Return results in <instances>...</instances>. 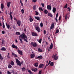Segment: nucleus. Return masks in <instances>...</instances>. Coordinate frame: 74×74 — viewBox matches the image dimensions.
Segmentation results:
<instances>
[{"label": "nucleus", "mask_w": 74, "mask_h": 74, "mask_svg": "<svg viewBox=\"0 0 74 74\" xmlns=\"http://www.w3.org/2000/svg\"><path fill=\"white\" fill-rule=\"evenodd\" d=\"M19 37H21V38L24 40L26 42H28V41L26 39H27V37L26 36L25 34L24 33H23V34H21Z\"/></svg>", "instance_id": "f257e3e1"}, {"label": "nucleus", "mask_w": 74, "mask_h": 74, "mask_svg": "<svg viewBox=\"0 0 74 74\" xmlns=\"http://www.w3.org/2000/svg\"><path fill=\"white\" fill-rule=\"evenodd\" d=\"M16 62L17 63V65H18V66H21L23 62L22 61L21 62H20V61H19V60L18 59H16Z\"/></svg>", "instance_id": "f03ea898"}, {"label": "nucleus", "mask_w": 74, "mask_h": 74, "mask_svg": "<svg viewBox=\"0 0 74 74\" xmlns=\"http://www.w3.org/2000/svg\"><path fill=\"white\" fill-rule=\"evenodd\" d=\"M35 27L36 30H37L38 33L40 32V31H41V29H40V28L38 26L36 25H35Z\"/></svg>", "instance_id": "7ed1b4c3"}, {"label": "nucleus", "mask_w": 74, "mask_h": 74, "mask_svg": "<svg viewBox=\"0 0 74 74\" xmlns=\"http://www.w3.org/2000/svg\"><path fill=\"white\" fill-rule=\"evenodd\" d=\"M52 58H54V60H58V56H57V54L55 55L53 54V56H52Z\"/></svg>", "instance_id": "20e7f679"}, {"label": "nucleus", "mask_w": 74, "mask_h": 74, "mask_svg": "<svg viewBox=\"0 0 74 74\" xmlns=\"http://www.w3.org/2000/svg\"><path fill=\"white\" fill-rule=\"evenodd\" d=\"M32 34L33 36H38V34L36 33L32 32Z\"/></svg>", "instance_id": "39448f33"}, {"label": "nucleus", "mask_w": 74, "mask_h": 74, "mask_svg": "<svg viewBox=\"0 0 74 74\" xmlns=\"http://www.w3.org/2000/svg\"><path fill=\"white\" fill-rule=\"evenodd\" d=\"M32 45H33L34 47H37V44L36 43H34L33 42H31Z\"/></svg>", "instance_id": "423d86ee"}, {"label": "nucleus", "mask_w": 74, "mask_h": 74, "mask_svg": "<svg viewBox=\"0 0 74 74\" xmlns=\"http://www.w3.org/2000/svg\"><path fill=\"white\" fill-rule=\"evenodd\" d=\"M17 23L18 26H21V20H18V21H17Z\"/></svg>", "instance_id": "0eeeda50"}, {"label": "nucleus", "mask_w": 74, "mask_h": 74, "mask_svg": "<svg viewBox=\"0 0 74 74\" xmlns=\"http://www.w3.org/2000/svg\"><path fill=\"white\" fill-rule=\"evenodd\" d=\"M47 8L48 10H51L52 9V7H51V6L50 5H48L47 6Z\"/></svg>", "instance_id": "6e6552de"}, {"label": "nucleus", "mask_w": 74, "mask_h": 74, "mask_svg": "<svg viewBox=\"0 0 74 74\" xmlns=\"http://www.w3.org/2000/svg\"><path fill=\"white\" fill-rule=\"evenodd\" d=\"M12 48H13L16 49H18V47H17L14 44H13L12 45Z\"/></svg>", "instance_id": "1a4fd4ad"}, {"label": "nucleus", "mask_w": 74, "mask_h": 74, "mask_svg": "<svg viewBox=\"0 0 74 74\" xmlns=\"http://www.w3.org/2000/svg\"><path fill=\"white\" fill-rule=\"evenodd\" d=\"M17 51L18 52L19 54L21 55H23V54L22 53V51L19 50H18Z\"/></svg>", "instance_id": "9d476101"}, {"label": "nucleus", "mask_w": 74, "mask_h": 74, "mask_svg": "<svg viewBox=\"0 0 74 74\" xmlns=\"http://www.w3.org/2000/svg\"><path fill=\"white\" fill-rule=\"evenodd\" d=\"M44 65L43 64H41L38 66V68H43Z\"/></svg>", "instance_id": "9b49d317"}, {"label": "nucleus", "mask_w": 74, "mask_h": 74, "mask_svg": "<svg viewBox=\"0 0 74 74\" xmlns=\"http://www.w3.org/2000/svg\"><path fill=\"white\" fill-rule=\"evenodd\" d=\"M31 70L32 71H34V72H37L38 71V69L37 68L32 69Z\"/></svg>", "instance_id": "f8f14e48"}, {"label": "nucleus", "mask_w": 74, "mask_h": 74, "mask_svg": "<svg viewBox=\"0 0 74 74\" xmlns=\"http://www.w3.org/2000/svg\"><path fill=\"white\" fill-rule=\"evenodd\" d=\"M55 26V24H54V23H53L51 27H50V29H53L54 28V26Z\"/></svg>", "instance_id": "ddd939ff"}, {"label": "nucleus", "mask_w": 74, "mask_h": 74, "mask_svg": "<svg viewBox=\"0 0 74 74\" xmlns=\"http://www.w3.org/2000/svg\"><path fill=\"white\" fill-rule=\"evenodd\" d=\"M53 43H51V44L50 45L49 48L50 49H52V48H53Z\"/></svg>", "instance_id": "4468645a"}, {"label": "nucleus", "mask_w": 74, "mask_h": 74, "mask_svg": "<svg viewBox=\"0 0 74 74\" xmlns=\"http://www.w3.org/2000/svg\"><path fill=\"white\" fill-rule=\"evenodd\" d=\"M58 13H57L56 14V17L55 18L56 21L58 22Z\"/></svg>", "instance_id": "2eb2a0df"}, {"label": "nucleus", "mask_w": 74, "mask_h": 74, "mask_svg": "<svg viewBox=\"0 0 74 74\" xmlns=\"http://www.w3.org/2000/svg\"><path fill=\"white\" fill-rule=\"evenodd\" d=\"M34 66L36 67H37L38 66V63L37 62L34 63Z\"/></svg>", "instance_id": "dca6fc26"}, {"label": "nucleus", "mask_w": 74, "mask_h": 74, "mask_svg": "<svg viewBox=\"0 0 74 74\" xmlns=\"http://www.w3.org/2000/svg\"><path fill=\"white\" fill-rule=\"evenodd\" d=\"M31 56V58L33 59V58H34V57L35 56V55L34 54H31L30 55Z\"/></svg>", "instance_id": "f3484780"}, {"label": "nucleus", "mask_w": 74, "mask_h": 74, "mask_svg": "<svg viewBox=\"0 0 74 74\" xmlns=\"http://www.w3.org/2000/svg\"><path fill=\"white\" fill-rule=\"evenodd\" d=\"M12 14V12H10L9 14V15L11 19V20H12V15H11Z\"/></svg>", "instance_id": "a211bd4d"}, {"label": "nucleus", "mask_w": 74, "mask_h": 74, "mask_svg": "<svg viewBox=\"0 0 74 74\" xmlns=\"http://www.w3.org/2000/svg\"><path fill=\"white\" fill-rule=\"evenodd\" d=\"M29 21L30 22H32L33 21V19L32 18L31 16H29Z\"/></svg>", "instance_id": "6ab92c4d"}, {"label": "nucleus", "mask_w": 74, "mask_h": 74, "mask_svg": "<svg viewBox=\"0 0 74 74\" xmlns=\"http://www.w3.org/2000/svg\"><path fill=\"white\" fill-rule=\"evenodd\" d=\"M56 8L53 7V13H55L56 12Z\"/></svg>", "instance_id": "aec40b11"}, {"label": "nucleus", "mask_w": 74, "mask_h": 74, "mask_svg": "<svg viewBox=\"0 0 74 74\" xmlns=\"http://www.w3.org/2000/svg\"><path fill=\"white\" fill-rule=\"evenodd\" d=\"M6 25L8 29H10V25L9 24H8L7 23H6Z\"/></svg>", "instance_id": "412c9836"}, {"label": "nucleus", "mask_w": 74, "mask_h": 74, "mask_svg": "<svg viewBox=\"0 0 74 74\" xmlns=\"http://www.w3.org/2000/svg\"><path fill=\"white\" fill-rule=\"evenodd\" d=\"M35 18L38 21H40V18L39 17H35Z\"/></svg>", "instance_id": "4be33fe9"}, {"label": "nucleus", "mask_w": 74, "mask_h": 74, "mask_svg": "<svg viewBox=\"0 0 74 74\" xmlns=\"http://www.w3.org/2000/svg\"><path fill=\"white\" fill-rule=\"evenodd\" d=\"M1 51H6V49L4 47H2V48L1 49Z\"/></svg>", "instance_id": "5701e85b"}, {"label": "nucleus", "mask_w": 74, "mask_h": 74, "mask_svg": "<svg viewBox=\"0 0 74 74\" xmlns=\"http://www.w3.org/2000/svg\"><path fill=\"white\" fill-rule=\"evenodd\" d=\"M12 55H13L14 57H15L16 58H17L18 57V56H17V55L16 54H15L12 53Z\"/></svg>", "instance_id": "b1692460"}, {"label": "nucleus", "mask_w": 74, "mask_h": 74, "mask_svg": "<svg viewBox=\"0 0 74 74\" xmlns=\"http://www.w3.org/2000/svg\"><path fill=\"white\" fill-rule=\"evenodd\" d=\"M10 4H11V2H9L7 3L8 7L9 8L10 6Z\"/></svg>", "instance_id": "393cba45"}, {"label": "nucleus", "mask_w": 74, "mask_h": 74, "mask_svg": "<svg viewBox=\"0 0 74 74\" xmlns=\"http://www.w3.org/2000/svg\"><path fill=\"white\" fill-rule=\"evenodd\" d=\"M48 15L50 17H52V14L51 13H48Z\"/></svg>", "instance_id": "a878e982"}, {"label": "nucleus", "mask_w": 74, "mask_h": 74, "mask_svg": "<svg viewBox=\"0 0 74 74\" xmlns=\"http://www.w3.org/2000/svg\"><path fill=\"white\" fill-rule=\"evenodd\" d=\"M26 70V68H25L23 67L21 68V71H24Z\"/></svg>", "instance_id": "bb28decb"}, {"label": "nucleus", "mask_w": 74, "mask_h": 74, "mask_svg": "<svg viewBox=\"0 0 74 74\" xmlns=\"http://www.w3.org/2000/svg\"><path fill=\"white\" fill-rule=\"evenodd\" d=\"M37 58H38L39 59H42V56H40L38 57Z\"/></svg>", "instance_id": "cd10ccee"}, {"label": "nucleus", "mask_w": 74, "mask_h": 74, "mask_svg": "<svg viewBox=\"0 0 74 74\" xmlns=\"http://www.w3.org/2000/svg\"><path fill=\"white\" fill-rule=\"evenodd\" d=\"M59 32V30L58 29H56L55 34H57V33H58Z\"/></svg>", "instance_id": "c85d7f7f"}, {"label": "nucleus", "mask_w": 74, "mask_h": 74, "mask_svg": "<svg viewBox=\"0 0 74 74\" xmlns=\"http://www.w3.org/2000/svg\"><path fill=\"white\" fill-rule=\"evenodd\" d=\"M10 64L12 66H14V62H13V61L12 60L10 63Z\"/></svg>", "instance_id": "c756f323"}, {"label": "nucleus", "mask_w": 74, "mask_h": 74, "mask_svg": "<svg viewBox=\"0 0 74 74\" xmlns=\"http://www.w3.org/2000/svg\"><path fill=\"white\" fill-rule=\"evenodd\" d=\"M0 59L1 60H3V56H1V55L0 54Z\"/></svg>", "instance_id": "7c9ffc66"}, {"label": "nucleus", "mask_w": 74, "mask_h": 74, "mask_svg": "<svg viewBox=\"0 0 74 74\" xmlns=\"http://www.w3.org/2000/svg\"><path fill=\"white\" fill-rule=\"evenodd\" d=\"M38 52H42V49L40 48H38Z\"/></svg>", "instance_id": "2f4dec72"}, {"label": "nucleus", "mask_w": 74, "mask_h": 74, "mask_svg": "<svg viewBox=\"0 0 74 74\" xmlns=\"http://www.w3.org/2000/svg\"><path fill=\"white\" fill-rule=\"evenodd\" d=\"M27 71L28 72L29 74H33V73L32 72V71H30V70H28Z\"/></svg>", "instance_id": "473e14b6"}, {"label": "nucleus", "mask_w": 74, "mask_h": 74, "mask_svg": "<svg viewBox=\"0 0 74 74\" xmlns=\"http://www.w3.org/2000/svg\"><path fill=\"white\" fill-rule=\"evenodd\" d=\"M19 40L20 41L21 44H23V41L22 40V39L21 38H19Z\"/></svg>", "instance_id": "72a5a7b5"}, {"label": "nucleus", "mask_w": 74, "mask_h": 74, "mask_svg": "<svg viewBox=\"0 0 74 74\" xmlns=\"http://www.w3.org/2000/svg\"><path fill=\"white\" fill-rule=\"evenodd\" d=\"M44 13L46 14H48V10H45L44 11Z\"/></svg>", "instance_id": "f704fd0d"}, {"label": "nucleus", "mask_w": 74, "mask_h": 74, "mask_svg": "<svg viewBox=\"0 0 74 74\" xmlns=\"http://www.w3.org/2000/svg\"><path fill=\"white\" fill-rule=\"evenodd\" d=\"M8 68L9 69H11V68H12V66H11V65L9 64L8 66Z\"/></svg>", "instance_id": "c9c22d12"}, {"label": "nucleus", "mask_w": 74, "mask_h": 74, "mask_svg": "<svg viewBox=\"0 0 74 74\" xmlns=\"http://www.w3.org/2000/svg\"><path fill=\"white\" fill-rule=\"evenodd\" d=\"M1 9H3L4 8V5L2 3L1 4Z\"/></svg>", "instance_id": "e433bc0d"}, {"label": "nucleus", "mask_w": 74, "mask_h": 74, "mask_svg": "<svg viewBox=\"0 0 74 74\" xmlns=\"http://www.w3.org/2000/svg\"><path fill=\"white\" fill-rule=\"evenodd\" d=\"M36 15H39V13L37 11H35Z\"/></svg>", "instance_id": "4c0bfd02"}, {"label": "nucleus", "mask_w": 74, "mask_h": 74, "mask_svg": "<svg viewBox=\"0 0 74 74\" xmlns=\"http://www.w3.org/2000/svg\"><path fill=\"white\" fill-rule=\"evenodd\" d=\"M16 35H20L21 33L19 32H16Z\"/></svg>", "instance_id": "58836bf2"}, {"label": "nucleus", "mask_w": 74, "mask_h": 74, "mask_svg": "<svg viewBox=\"0 0 74 74\" xmlns=\"http://www.w3.org/2000/svg\"><path fill=\"white\" fill-rule=\"evenodd\" d=\"M20 3L21 4V6H23V3H22V0H20Z\"/></svg>", "instance_id": "ea45409f"}, {"label": "nucleus", "mask_w": 74, "mask_h": 74, "mask_svg": "<svg viewBox=\"0 0 74 74\" xmlns=\"http://www.w3.org/2000/svg\"><path fill=\"white\" fill-rule=\"evenodd\" d=\"M50 66H53V62H51L50 63Z\"/></svg>", "instance_id": "a19ab883"}, {"label": "nucleus", "mask_w": 74, "mask_h": 74, "mask_svg": "<svg viewBox=\"0 0 74 74\" xmlns=\"http://www.w3.org/2000/svg\"><path fill=\"white\" fill-rule=\"evenodd\" d=\"M7 74H12V72H10L9 71H7Z\"/></svg>", "instance_id": "79ce46f5"}, {"label": "nucleus", "mask_w": 74, "mask_h": 74, "mask_svg": "<svg viewBox=\"0 0 74 74\" xmlns=\"http://www.w3.org/2000/svg\"><path fill=\"white\" fill-rule=\"evenodd\" d=\"M41 41H42V39H39L38 41L40 43V44H41Z\"/></svg>", "instance_id": "37998d69"}, {"label": "nucleus", "mask_w": 74, "mask_h": 74, "mask_svg": "<svg viewBox=\"0 0 74 74\" xmlns=\"http://www.w3.org/2000/svg\"><path fill=\"white\" fill-rule=\"evenodd\" d=\"M21 11L22 14H24V10L22 9L21 10Z\"/></svg>", "instance_id": "c03bdc74"}, {"label": "nucleus", "mask_w": 74, "mask_h": 74, "mask_svg": "<svg viewBox=\"0 0 74 74\" xmlns=\"http://www.w3.org/2000/svg\"><path fill=\"white\" fill-rule=\"evenodd\" d=\"M67 14H66L65 15V19H67Z\"/></svg>", "instance_id": "a18cd8bd"}, {"label": "nucleus", "mask_w": 74, "mask_h": 74, "mask_svg": "<svg viewBox=\"0 0 74 74\" xmlns=\"http://www.w3.org/2000/svg\"><path fill=\"white\" fill-rule=\"evenodd\" d=\"M64 8H67V4H66L64 6Z\"/></svg>", "instance_id": "49530a36"}, {"label": "nucleus", "mask_w": 74, "mask_h": 74, "mask_svg": "<svg viewBox=\"0 0 74 74\" xmlns=\"http://www.w3.org/2000/svg\"><path fill=\"white\" fill-rule=\"evenodd\" d=\"M39 10H41L42 11H43V9H42V8H39Z\"/></svg>", "instance_id": "de8ad7c7"}, {"label": "nucleus", "mask_w": 74, "mask_h": 74, "mask_svg": "<svg viewBox=\"0 0 74 74\" xmlns=\"http://www.w3.org/2000/svg\"><path fill=\"white\" fill-rule=\"evenodd\" d=\"M40 25L41 27H42L43 26V23H40Z\"/></svg>", "instance_id": "09e8293b"}, {"label": "nucleus", "mask_w": 74, "mask_h": 74, "mask_svg": "<svg viewBox=\"0 0 74 74\" xmlns=\"http://www.w3.org/2000/svg\"><path fill=\"white\" fill-rule=\"evenodd\" d=\"M50 63H51V61H49V63L47 65L46 64V66H49V65L50 64Z\"/></svg>", "instance_id": "8fccbe9b"}, {"label": "nucleus", "mask_w": 74, "mask_h": 74, "mask_svg": "<svg viewBox=\"0 0 74 74\" xmlns=\"http://www.w3.org/2000/svg\"><path fill=\"white\" fill-rule=\"evenodd\" d=\"M3 29H5V25H4V23H3Z\"/></svg>", "instance_id": "3c124183"}, {"label": "nucleus", "mask_w": 74, "mask_h": 74, "mask_svg": "<svg viewBox=\"0 0 74 74\" xmlns=\"http://www.w3.org/2000/svg\"><path fill=\"white\" fill-rule=\"evenodd\" d=\"M67 8H68V10H68L69 11H70L71 9H70V7H68Z\"/></svg>", "instance_id": "603ef678"}, {"label": "nucleus", "mask_w": 74, "mask_h": 74, "mask_svg": "<svg viewBox=\"0 0 74 74\" xmlns=\"http://www.w3.org/2000/svg\"><path fill=\"white\" fill-rule=\"evenodd\" d=\"M41 5L43 7H44V3H42Z\"/></svg>", "instance_id": "864d4df0"}, {"label": "nucleus", "mask_w": 74, "mask_h": 74, "mask_svg": "<svg viewBox=\"0 0 74 74\" xmlns=\"http://www.w3.org/2000/svg\"><path fill=\"white\" fill-rule=\"evenodd\" d=\"M2 33L3 34H5V32H4V31H2Z\"/></svg>", "instance_id": "5fc2aeb1"}, {"label": "nucleus", "mask_w": 74, "mask_h": 74, "mask_svg": "<svg viewBox=\"0 0 74 74\" xmlns=\"http://www.w3.org/2000/svg\"><path fill=\"white\" fill-rule=\"evenodd\" d=\"M42 71L40 70V71H39L38 73V74H41V72Z\"/></svg>", "instance_id": "6e6d98bb"}, {"label": "nucleus", "mask_w": 74, "mask_h": 74, "mask_svg": "<svg viewBox=\"0 0 74 74\" xmlns=\"http://www.w3.org/2000/svg\"><path fill=\"white\" fill-rule=\"evenodd\" d=\"M2 44H4V40H3L2 41Z\"/></svg>", "instance_id": "4d7b16f0"}, {"label": "nucleus", "mask_w": 74, "mask_h": 74, "mask_svg": "<svg viewBox=\"0 0 74 74\" xmlns=\"http://www.w3.org/2000/svg\"><path fill=\"white\" fill-rule=\"evenodd\" d=\"M43 33L44 34H46V31L44 30L43 31Z\"/></svg>", "instance_id": "13d9d810"}, {"label": "nucleus", "mask_w": 74, "mask_h": 74, "mask_svg": "<svg viewBox=\"0 0 74 74\" xmlns=\"http://www.w3.org/2000/svg\"><path fill=\"white\" fill-rule=\"evenodd\" d=\"M33 9L34 10H36V6H33Z\"/></svg>", "instance_id": "bf43d9fd"}, {"label": "nucleus", "mask_w": 74, "mask_h": 74, "mask_svg": "<svg viewBox=\"0 0 74 74\" xmlns=\"http://www.w3.org/2000/svg\"><path fill=\"white\" fill-rule=\"evenodd\" d=\"M61 18H62V17H61V16H60L59 17V21H60L61 20Z\"/></svg>", "instance_id": "052dcab7"}, {"label": "nucleus", "mask_w": 74, "mask_h": 74, "mask_svg": "<svg viewBox=\"0 0 74 74\" xmlns=\"http://www.w3.org/2000/svg\"><path fill=\"white\" fill-rule=\"evenodd\" d=\"M32 1L35 3V2H36V1H37V0H33Z\"/></svg>", "instance_id": "680f3d73"}, {"label": "nucleus", "mask_w": 74, "mask_h": 74, "mask_svg": "<svg viewBox=\"0 0 74 74\" xmlns=\"http://www.w3.org/2000/svg\"><path fill=\"white\" fill-rule=\"evenodd\" d=\"M14 20H15V21H18V20H17V19L16 18H14Z\"/></svg>", "instance_id": "e2e57ef3"}, {"label": "nucleus", "mask_w": 74, "mask_h": 74, "mask_svg": "<svg viewBox=\"0 0 74 74\" xmlns=\"http://www.w3.org/2000/svg\"><path fill=\"white\" fill-rule=\"evenodd\" d=\"M12 73H13V74H14V73H15V71H12Z\"/></svg>", "instance_id": "0e129e2a"}, {"label": "nucleus", "mask_w": 74, "mask_h": 74, "mask_svg": "<svg viewBox=\"0 0 74 74\" xmlns=\"http://www.w3.org/2000/svg\"><path fill=\"white\" fill-rule=\"evenodd\" d=\"M7 58H8L9 59V58H10V56H7Z\"/></svg>", "instance_id": "69168bd1"}, {"label": "nucleus", "mask_w": 74, "mask_h": 74, "mask_svg": "<svg viewBox=\"0 0 74 74\" xmlns=\"http://www.w3.org/2000/svg\"><path fill=\"white\" fill-rule=\"evenodd\" d=\"M15 42L16 43H18V40H17V39L15 40Z\"/></svg>", "instance_id": "338daca9"}, {"label": "nucleus", "mask_w": 74, "mask_h": 74, "mask_svg": "<svg viewBox=\"0 0 74 74\" xmlns=\"http://www.w3.org/2000/svg\"><path fill=\"white\" fill-rule=\"evenodd\" d=\"M1 18L3 20H4V17H3V16H2Z\"/></svg>", "instance_id": "774afa93"}]
</instances>
